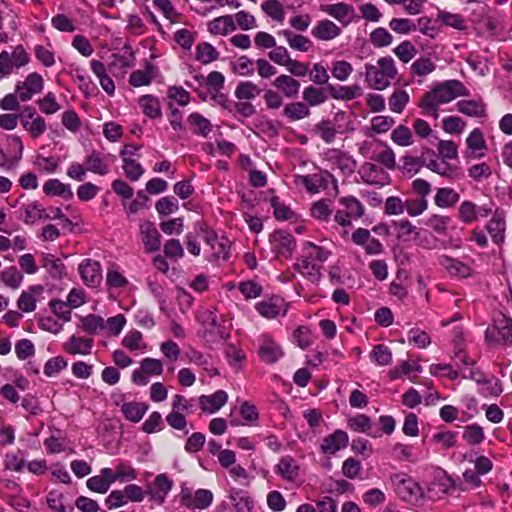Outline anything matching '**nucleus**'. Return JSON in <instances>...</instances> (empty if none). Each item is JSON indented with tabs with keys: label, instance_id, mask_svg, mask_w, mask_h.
<instances>
[{
	"label": "nucleus",
	"instance_id": "f257e3e1",
	"mask_svg": "<svg viewBox=\"0 0 512 512\" xmlns=\"http://www.w3.org/2000/svg\"><path fill=\"white\" fill-rule=\"evenodd\" d=\"M469 90L459 80H446L437 83L431 90L426 92L419 107L425 116L433 117L435 120L439 117V107L450 103L459 96H468Z\"/></svg>",
	"mask_w": 512,
	"mask_h": 512
},
{
	"label": "nucleus",
	"instance_id": "f03ea898",
	"mask_svg": "<svg viewBox=\"0 0 512 512\" xmlns=\"http://www.w3.org/2000/svg\"><path fill=\"white\" fill-rule=\"evenodd\" d=\"M332 255V251L325 245H318L307 241L303 244L302 255L296 263V270L312 283L321 279L324 263Z\"/></svg>",
	"mask_w": 512,
	"mask_h": 512
},
{
	"label": "nucleus",
	"instance_id": "7ed1b4c3",
	"mask_svg": "<svg viewBox=\"0 0 512 512\" xmlns=\"http://www.w3.org/2000/svg\"><path fill=\"white\" fill-rule=\"evenodd\" d=\"M397 68L392 57L386 56L378 59L376 64H365V80L374 90H384L397 75Z\"/></svg>",
	"mask_w": 512,
	"mask_h": 512
},
{
	"label": "nucleus",
	"instance_id": "20e7f679",
	"mask_svg": "<svg viewBox=\"0 0 512 512\" xmlns=\"http://www.w3.org/2000/svg\"><path fill=\"white\" fill-rule=\"evenodd\" d=\"M295 184L304 187L309 194H318L329 190H332L334 194L338 193V182L327 170L314 174L297 175Z\"/></svg>",
	"mask_w": 512,
	"mask_h": 512
},
{
	"label": "nucleus",
	"instance_id": "39448f33",
	"mask_svg": "<svg viewBox=\"0 0 512 512\" xmlns=\"http://www.w3.org/2000/svg\"><path fill=\"white\" fill-rule=\"evenodd\" d=\"M394 491L398 497L407 503L415 504L424 497V490L411 476L396 473L390 477Z\"/></svg>",
	"mask_w": 512,
	"mask_h": 512
},
{
	"label": "nucleus",
	"instance_id": "423d86ee",
	"mask_svg": "<svg viewBox=\"0 0 512 512\" xmlns=\"http://www.w3.org/2000/svg\"><path fill=\"white\" fill-rule=\"evenodd\" d=\"M485 341L490 346H509L512 344V319L501 316L493 320L485 330Z\"/></svg>",
	"mask_w": 512,
	"mask_h": 512
},
{
	"label": "nucleus",
	"instance_id": "0eeeda50",
	"mask_svg": "<svg viewBox=\"0 0 512 512\" xmlns=\"http://www.w3.org/2000/svg\"><path fill=\"white\" fill-rule=\"evenodd\" d=\"M179 501L188 510L200 512L212 504L213 493L208 489H197L193 492L192 489L183 484L179 493Z\"/></svg>",
	"mask_w": 512,
	"mask_h": 512
},
{
	"label": "nucleus",
	"instance_id": "6e6552de",
	"mask_svg": "<svg viewBox=\"0 0 512 512\" xmlns=\"http://www.w3.org/2000/svg\"><path fill=\"white\" fill-rule=\"evenodd\" d=\"M323 157L331 169H338L343 175H351L357 166L356 160L350 154L337 148L327 149Z\"/></svg>",
	"mask_w": 512,
	"mask_h": 512
},
{
	"label": "nucleus",
	"instance_id": "1a4fd4ad",
	"mask_svg": "<svg viewBox=\"0 0 512 512\" xmlns=\"http://www.w3.org/2000/svg\"><path fill=\"white\" fill-rule=\"evenodd\" d=\"M19 117L22 127L31 138L37 139L45 133L47 129L46 121L37 113L35 108L31 106L23 107Z\"/></svg>",
	"mask_w": 512,
	"mask_h": 512
},
{
	"label": "nucleus",
	"instance_id": "9d476101",
	"mask_svg": "<svg viewBox=\"0 0 512 512\" xmlns=\"http://www.w3.org/2000/svg\"><path fill=\"white\" fill-rule=\"evenodd\" d=\"M201 236L204 242L210 246L213 257L216 260H228L229 242L225 238H219L217 233L206 225L200 226Z\"/></svg>",
	"mask_w": 512,
	"mask_h": 512
},
{
	"label": "nucleus",
	"instance_id": "9b49d317",
	"mask_svg": "<svg viewBox=\"0 0 512 512\" xmlns=\"http://www.w3.org/2000/svg\"><path fill=\"white\" fill-rule=\"evenodd\" d=\"M284 355L281 346L269 335L258 337V356L266 364H274Z\"/></svg>",
	"mask_w": 512,
	"mask_h": 512
},
{
	"label": "nucleus",
	"instance_id": "f8f14e48",
	"mask_svg": "<svg viewBox=\"0 0 512 512\" xmlns=\"http://www.w3.org/2000/svg\"><path fill=\"white\" fill-rule=\"evenodd\" d=\"M485 230L495 245L502 246L506 232V212L502 208L494 210L491 219L485 225Z\"/></svg>",
	"mask_w": 512,
	"mask_h": 512
},
{
	"label": "nucleus",
	"instance_id": "ddd939ff",
	"mask_svg": "<svg viewBox=\"0 0 512 512\" xmlns=\"http://www.w3.org/2000/svg\"><path fill=\"white\" fill-rule=\"evenodd\" d=\"M44 81L40 74L30 73L24 81L18 82L15 87V93L18 98L25 102L30 100L35 94L43 90Z\"/></svg>",
	"mask_w": 512,
	"mask_h": 512
},
{
	"label": "nucleus",
	"instance_id": "4468645a",
	"mask_svg": "<svg viewBox=\"0 0 512 512\" xmlns=\"http://www.w3.org/2000/svg\"><path fill=\"white\" fill-rule=\"evenodd\" d=\"M361 180L368 185L383 187L389 183V174L379 165L366 162L358 170Z\"/></svg>",
	"mask_w": 512,
	"mask_h": 512
},
{
	"label": "nucleus",
	"instance_id": "2eb2a0df",
	"mask_svg": "<svg viewBox=\"0 0 512 512\" xmlns=\"http://www.w3.org/2000/svg\"><path fill=\"white\" fill-rule=\"evenodd\" d=\"M320 10L347 27L355 18V9L352 5L339 2L335 4H322Z\"/></svg>",
	"mask_w": 512,
	"mask_h": 512
},
{
	"label": "nucleus",
	"instance_id": "dca6fc26",
	"mask_svg": "<svg viewBox=\"0 0 512 512\" xmlns=\"http://www.w3.org/2000/svg\"><path fill=\"white\" fill-rule=\"evenodd\" d=\"M173 488V480L162 473L155 477L153 483L148 488L147 494L150 499L158 505H162Z\"/></svg>",
	"mask_w": 512,
	"mask_h": 512
},
{
	"label": "nucleus",
	"instance_id": "f3484780",
	"mask_svg": "<svg viewBox=\"0 0 512 512\" xmlns=\"http://www.w3.org/2000/svg\"><path fill=\"white\" fill-rule=\"evenodd\" d=\"M348 443V434L343 430L337 429L322 439L320 451L325 455H335L338 451L347 447Z\"/></svg>",
	"mask_w": 512,
	"mask_h": 512
},
{
	"label": "nucleus",
	"instance_id": "a211bd4d",
	"mask_svg": "<svg viewBox=\"0 0 512 512\" xmlns=\"http://www.w3.org/2000/svg\"><path fill=\"white\" fill-rule=\"evenodd\" d=\"M83 282L89 287H97L102 281L101 265L98 261L84 259L78 267Z\"/></svg>",
	"mask_w": 512,
	"mask_h": 512
},
{
	"label": "nucleus",
	"instance_id": "6ab92c4d",
	"mask_svg": "<svg viewBox=\"0 0 512 512\" xmlns=\"http://www.w3.org/2000/svg\"><path fill=\"white\" fill-rule=\"evenodd\" d=\"M256 311L263 317L268 319L276 318L279 315H286L287 304L284 299L280 297H272L268 300H263L255 305Z\"/></svg>",
	"mask_w": 512,
	"mask_h": 512
},
{
	"label": "nucleus",
	"instance_id": "aec40b11",
	"mask_svg": "<svg viewBox=\"0 0 512 512\" xmlns=\"http://www.w3.org/2000/svg\"><path fill=\"white\" fill-rule=\"evenodd\" d=\"M140 236L147 253L156 252L161 247L160 233L154 223L145 221L140 224Z\"/></svg>",
	"mask_w": 512,
	"mask_h": 512
},
{
	"label": "nucleus",
	"instance_id": "412c9836",
	"mask_svg": "<svg viewBox=\"0 0 512 512\" xmlns=\"http://www.w3.org/2000/svg\"><path fill=\"white\" fill-rule=\"evenodd\" d=\"M7 142V153L9 154V157L5 158L3 161H0V167L6 171H9L14 169L18 162L21 160L24 147L21 138L17 135L10 136Z\"/></svg>",
	"mask_w": 512,
	"mask_h": 512
},
{
	"label": "nucleus",
	"instance_id": "4be33fe9",
	"mask_svg": "<svg viewBox=\"0 0 512 512\" xmlns=\"http://www.w3.org/2000/svg\"><path fill=\"white\" fill-rule=\"evenodd\" d=\"M342 29L329 19L318 21L311 30V35L319 41H331L339 37Z\"/></svg>",
	"mask_w": 512,
	"mask_h": 512
},
{
	"label": "nucleus",
	"instance_id": "5701e85b",
	"mask_svg": "<svg viewBox=\"0 0 512 512\" xmlns=\"http://www.w3.org/2000/svg\"><path fill=\"white\" fill-rule=\"evenodd\" d=\"M94 341L79 335H72L64 344L63 350L70 355L86 356L91 354Z\"/></svg>",
	"mask_w": 512,
	"mask_h": 512
},
{
	"label": "nucleus",
	"instance_id": "b1692460",
	"mask_svg": "<svg viewBox=\"0 0 512 512\" xmlns=\"http://www.w3.org/2000/svg\"><path fill=\"white\" fill-rule=\"evenodd\" d=\"M228 401V394L224 390H217L210 395H201L198 399L202 412L213 414L219 411Z\"/></svg>",
	"mask_w": 512,
	"mask_h": 512
},
{
	"label": "nucleus",
	"instance_id": "393cba45",
	"mask_svg": "<svg viewBox=\"0 0 512 512\" xmlns=\"http://www.w3.org/2000/svg\"><path fill=\"white\" fill-rule=\"evenodd\" d=\"M438 262L452 277L468 278L473 274V269L469 265L450 256L441 255Z\"/></svg>",
	"mask_w": 512,
	"mask_h": 512
},
{
	"label": "nucleus",
	"instance_id": "a878e982",
	"mask_svg": "<svg viewBox=\"0 0 512 512\" xmlns=\"http://www.w3.org/2000/svg\"><path fill=\"white\" fill-rule=\"evenodd\" d=\"M450 488V479L442 469L433 471V481L428 483L427 492L431 499L441 498Z\"/></svg>",
	"mask_w": 512,
	"mask_h": 512
},
{
	"label": "nucleus",
	"instance_id": "bb28decb",
	"mask_svg": "<svg viewBox=\"0 0 512 512\" xmlns=\"http://www.w3.org/2000/svg\"><path fill=\"white\" fill-rule=\"evenodd\" d=\"M84 164L89 172L101 176L107 175L110 171V164L106 156L95 150L85 156Z\"/></svg>",
	"mask_w": 512,
	"mask_h": 512
},
{
	"label": "nucleus",
	"instance_id": "cd10ccee",
	"mask_svg": "<svg viewBox=\"0 0 512 512\" xmlns=\"http://www.w3.org/2000/svg\"><path fill=\"white\" fill-rule=\"evenodd\" d=\"M466 145L468 148V157L481 158L485 155L487 145L481 129L475 128L470 132L466 138Z\"/></svg>",
	"mask_w": 512,
	"mask_h": 512
},
{
	"label": "nucleus",
	"instance_id": "c85d7f7f",
	"mask_svg": "<svg viewBox=\"0 0 512 512\" xmlns=\"http://www.w3.org/2000/svg\"><path fill=\"white\" fill-rule=\"evenodd\" d=\"M299 465L291 456L282 457L275 466V473L287 482H295L299 476Z\"/></svg>",
	"mask_w": 512,
	"mask_h": 512
},
{
	"label": "nucleus",
	"instance_id": "c756f323",
	"mask_svg": "<svg viewBox=\"0 0 512 512\" xmlns=\"http://www.w3.org/2000/svg\"><path fill=\"white\" fill-rule=\"evenodd\" d=\"M272 84L283 96L289 99L297 98L300 90V82L292 76L281 74L275 78Z\"/></svg>",
	"mask_w": 512,
	"mask_h": 512
},
{
	"label": "nucleus",
	"instance_id": "7c9ffc66",
	"mask_svg": "<svg viewBox=\"0 0 512 512\" xmlns=\"http://www.w3.org/2000/svg\"><path fill=\"white\" fill-rule=\"evenodd\" d=\"M43 192L50 197H61L65 200L73 198V191L70 184L63 183L59 179L52 178L43 184Z\"/></svg>",
	"mask_w": 512,
	"mask_h": 512
},
{
	"label": "nucleus",
	"instance_id": "2f4dec72",
	"mask_svg": "<svg viewBox=\"0 0 512 512\" xmlns=\"http://www.w3.org/2000/svg\"><path fill=\"white\" fill-rule=\"evenodd\" d=\"M42 266L54 280H61L67 274L65 264L51 253L42 254Z\"/></svg>",
	"mask_w": 512,
	"mask_h": 512
},
{
	"label": "nucleus",
	"instance_id": "473e14b6",
	"mask_svg": "<svg viewBox=\"0 0 512 512\" xmlns=\"http://www.w3.org/2000/svg\"><path fill=\"white\" fill-rule=\"evenodd\" d=\"M327 90L330 96L335 100L350 101L362 94V88L357 85L342 86V85H331L327 86Z\"/></svg>",
	"mask_w": 512,
	"mask_h": 512
},
{
	"label": "nucleus",
	"instance_id": "72a5a7b5",
	"mask_svg": "<svg viewBox=\"0 0 512 512\" xmlns=\"http://www.w3.org/2000/svg\"><path fill=\"white\" fill-rule=\"evenodd\" d=\"M310 114L308 105L299 101L287 103L282 110V116L290 122L300 121L309 117Z\"/></svg>",
	"mask_w": 512,
	"mask_h": 512
},
{
	"label": "nucleus",
	"instance_id": "f704fd0d",
	"mask_svg": "<svg viewBox=\"0 0 512 512\" xmlns=\"http://www.w3.org/2000/svg\"><path fill=\"white\" fill-rule=\"evenodd\" d=\"M139 107L143 114L151 119H157L162 116L161 103L158 97L146 94L138 99Z\"/></svg>",
	"mask_w": 512,
	"mask_h": 512
},
{
	"label": "nucleus",
	"instance_id": "c9c22d12",
	"mask_svg": "<svg viewBox=\"0 0 512 512\" xmlns=\"http://www.w3.org/2000/svg\"><path fill=\"white\" fill-rule=\"evenodd\" d=\"M279 35H282L285 38L289 47L293 50L308 52L313 48V42L302 34H296L285 29L279 31Z\"/></svg>",
	"mask_w": 512,
	"mask_h": 512
},
{
	"label": "nucleus",
	"instance_id": "e433bc0d",
	"mask_svg": "<svg viewBox=\"0 0 512 512\" xmlns=\"http://www.w3.org/2000/svg\"><path fill=\"white\" fill-rule=\"evenodd\" d=\"M275 250L280 255H290L295 248V240L293 236L283 230L275 231L272 236Z\"/></svg>",
	"mask_w": 512,
	"mask_h": 512
},
{
	"label": "nucleus",
	"instance_id": "4c0bfd02",
	"mask_svg": "<svg viewBox=\"0 0 512 512\" xmlns=\"http://www.w3.org/2000/svg\"><path fill=\"white\" fill-rule=\"evenodd\" d=\"M457 110L469 117H484L486 105L481 99L460 100L456 104Z\"/></svg>",
	"mask_w": 512,
	"mask_h": 512
},
{
	"label": "nucleus",
	"instance_id": "58836bf2",
	"mask_svg": "<svg viewBox=\"0 0 512 512\" xmlns=\"http://www.w3.org/2000/svg\"><path fill=\"white\" fill-rule=\"evenodd\" d=\"M477 392L484 398L498 397L503 392L502 383L496 376L489 374L477 385Z\"/></svg>",
	"mask_w": 512,
	"mask_h": 512
},
{
	"label": "nucleus",
	"instance_id": "ea45409f",
	"mask_svg": "<svg viewBox=\"0 0 512 512\" xmlns=\"http://www.w3.org/2000/svg\"><path fill=\"white\" fill-rule=\"evenodd\" d=\"M157 68L147 63L144 70H135L130 74L129 84L133 87H141L149 85L155 77Z\"/></svg>",
	"mask_w": 512,
	"mask_h": 512
},
{
	"label": "nucleus",
	"instance_id": "a19ab883",
	"mask_svg": "<svg viewBox=\"0 0 512 512\" xmlns=\"http://www.w3.org/2000/svg\"><path fill=\"white\" fill-rule=\"evenodd\" d=\"M236 28L232 15L217 17L208 25L209 32L216 35H227L235 31Z\"/></svg>",
	"mask_w": 512,
	"mask_h": 512
},
{
	"label": "nucleus",
	"instance_id": "79ce46f5",
	"mask_svg": "<svg viewBox=\"0 0 512 512\" xmlns=\"http://www.w3.org/2000/svg\"><path fill=\"white\" fill-rule=\"evenodd\" d=\"M239 413L243 419V422L239 423L236 420H231L230 424L232 426H253L257 424L259 419V412L254 404L250 403L249 401H243L240 405Z\"/></svg>",
	"mask_w": 512,
	"mask_h": 512
},
{
	"label": "nucleus",
	"instance_id": "37998d69",
	"mask_svg": "<svg viewBox=\"0 0 512 512\" xmlns=\"http://www.w3.org/2000/svg\"><path fill=\"white\" fill-rule=\"evenodd\" d=\"M436 21L442 25L454 28L456 30L466 29V21L459 13H451L446 10H438L436 14Z\"/></svg>",
	"mask_w": 512,
	"mask_h": 512
},
{
	"label": "nucleus",
	"instance_id": "c03bdc74",
	"mask_svg": "<svg viewBox=\"0 0 512 512\" xmlns=\"http://www.w3.org/2000/svg\"><path fill=\"white\" fill-rule=\"evenodd\" d=\"M230 499L237 512H251L253 509V501L248 492L241 489H232Z\"/></svg>",
	"mask_w": 512,
	"mask_h": 512
},
{
	"label": "nucleus",
	"instance_id": "a18cd8bd",
	"mask_svg": "<svg viewBox=\"0 0 512 512\" xmlns=\"http://www.w3.org/2000/svg\"><path fill=\"white\" fill-rule=\"evenodd\" d=\"M47 504L53 512H73L74 506L65 501V496L58 490H52L47 495Z\"/></svg>",
	"mask_w": 512,
	"mask_h": 512
},
{
	"label": "nucleus",
	"instance_id": "49530a36",
	"mask_svg": "<svg viewBox=\"0 0 512 512\" xmlns=\"http://www.w3.org/2000/svg\"><path fill=\"white\" fill-rule=\"evenodd\" d=\"M302 98L304 100V103L307 104L308 107L319 106L325 103L328 99L324 89L317 88L312 85L304 88L302 92Z\"/></svg>",
	"mask_w": 512,
	"mask_h": 512
},
{
	"label": "nucleus",
	"instance_id": "de8ad7c7",
	"mask_svg": "<svg viewBox=\"0 0 512 512\" xmlns=\"http://www.w3.org/2000/svg\"><path fill=\"white\" fill-rule=\"evenodd\" d=\"M148 406L139 402H127L121 407L124 417L133 423L139 422L146 413Z\"/></svg>",
	"mask_w": 512,
	"mask_h": 512
},
{
	"label": "nucleus",
	"instance_id": "09e8293b",
	"mask_svg": "<svg viewBox=\"0 0 512 512\" xmlns=\"http://www.w3.org/2000/svg\"><path fill=\"white\" fill-rule=\"evenodd\" d=\"M196 60L203 65L210 64L219 58V52L208 42H200L196 46Z\"/></svg>",
	"mask_w": 512,
	"mask_h": 512
},
{
	"label": "nucleus",
	"instance_id": "8fccbe9b",
	"mask_svg": "<svg viewBox=\"0 0 512 512\" xmlns=\"http://www.w3.org/2000/svg\"><path fill=\"white\" fill-rule=\"evenodd\" d=\"M261 9L273 21L283 23L285 20V9L279 0H265L261 4Z\"/></svg>",
	"mask_w": 512,
	"mask_h": 512
},
{
	"label": "nucleus",
	"instance_id": "3c124183",
	"mask_svg": "<svg viewBox=\"0 0 512 512\" xmlns=\"http://www.w3.org/2000/svg\"><path fill=\"white\" fill-rule=\"evenodd\" d=\"M261 93V89L252 81L240 82L234 91L238 100L250 101L255 99Z\"/></svg>",
	"mask_w": 512,
	"mask_h": 512
},
{
	"label": "nucleus",
	"instance_id": "603ef678",
	"mask_svg": "<svg viewBox=\"0 0 512 512\" xmlns=\"http://www.w3.org/2000/svg\"><path fill=\"white\" fill-rule=\"evenodd\" d=\"M459 194L452 188H439L436 192L434 201L440 208H449L459 201Z\"/></svg>",
	"mask_w": 512,
	"mask_h": 512
},
{
	"label": "nucleus",
	"instance_id": "864d4df0",
	"mask_svg": "<svg viewBox=\"0 0 512 512\" xmlns=\"http://www.w3.org/2000/svg\"><path fill=\"white\" fill-rule=\"evenodd\" d=\"M3 465L6 470L22 472L26 465L24 452L20 449H17L14 452L6 453L4 456Z\"/></svg>",
	"mask_w": 512,
	"mask_h": 512
},
{
	"label": "nucleus",
	"instance_id": "5fc2aeb1",
	"mask_svg": "<svg viewBox=\"0 0 512 512\" xmlns=\"http://www.w3.org/2000/svg\"><path fill=\"white\" fill-rule=\"evenodd\" d=\"M188 123L193 133L206 137L212 129L210 121L201 114L194 112L188 116Z\"/></svg>",
	"mask_w": 512,
	"mask_h": 512
},
{
	"label": "nucleus",
	"instance_id": "6e6d98bb",
	"mask_svg": "<svg viewBox=\"0 0 512 512\" xmlns=\"http://www.w3.org/2000/svg\"><path fill=\"white\" fill-rule=\"evenodd\" d=\"M339 204L347 210V213L354 220L361 218L364 215L365 208L363 204L354 196H344L339 199Z\"/></svg>",
	"mask_w": 512,
	"mask_h": 512
},
{
	"label": "nucleus",
	"instance_id": "4d7b16f0",
	"mask_svg": "<svg viewBox=\"0 0 512 512\" xmlns=\"http://www.w3.org/2000/svg\"><path fill=\"white\" fill-rule=\"evenodd\" d=\"M22 210L24 212L23 220L26 224H34L45 216V209L38 201L24 204Z\"/></svg>",
	"mask_w": 512,
	"mask_h": 512
},
{
	"label": "nucleus",
	"instance_id": "13d9d810",
	"mask_svg": "<svg viewBox=\"0 0 512 512\" xmlns=\"http://www.w3.org/2000/svg\"><path fill=\"white\" fill-rule=\"evenodd\" d=\"M314 132L327 144L333 143L338 133L335 125L330 120H321L314 126Z\"/></svg>",
	"mask_w": 512,
	"mask_h": 512
},
{
	"label": "nucleus",
	"instance_id": "bf43d9fd",
	"mask_svg": "<svg viewBox=\"0 0 512 512\" xmlns=\"http://www.w3.org/2000/svg\"><path fill=\"white\" fill-rule=\"evenodd\" d=\"M254 64L255 62L247 56H240L231 62V70L236 75L249 77L255 72Z\"/></svg>",
	"mask_w": 512,
	"mask_h": 512
},
{
	"label": "nucleus",
	"instance_id": "052dcab7",
	"mask_svg": "<svg viewBox=\"0 0 512 512\" xmlns=\"http://www.w3.org/2000/svg\"><path fill=\"white\" fill-rule=\"evenodd\" d=\"M122 345L131 352L144 351L146 349L143 335L138 330H132L126 333L122 339Z\"/></svg>",
	"mask_w": 512,
	"mask_h": 512
},
{
	"label": "nucleus",
	"instance_id": "680f3d73",
	"mask_svg": "<svg viewBox=\"0 0 512 512\" xmlns=\"http://www.w3.org/2000/svg\"><path fill=\"white\" fill-rule=\"evenodd\" d=\"M425 166L434 173L450 177L455 172V167L441 157L429 159Z\"/></svg>",
	"mask_w": 512,
	"mask_h": 512
},
{
	"label": "nucleus",
	"instance_id": "e2e57ef3",
	"mask_svg": "<svg viewBox=\"0 0 512 512\" xmlns=\"http://www.w3.org/2000/svg\"><path fill=\"white\" fill-rule=\"evenodd\" d=\"M466 62L479 76H486L490 71V61L487 57L471 53Z\"/></svg>",
	"mask_w": 512,
	"mask_h": 512
},
{
	"label": "nucleus",
	"instance_id": "0e129e2a",
	"mask_svg": "<svg viewBox=\"0 0 512 512\" xmlns=\"http://www.w3.org/2000/svg\"><path fill=\"white\" fill-rule=\"evenodd\" d=\"M81 324L84 331L89 334H98L105 329V320L95 314H89L81 318Z\"/></svg>",
	"mask_w": 512,
	"mask_h": 512
},
{
	"label": "nucleus",
	"instance_id": "69168bd1",
	"mask_svg": "<svg viewBox=\"0 0 512 512\" xmlns=\"http://www.w3.org/2000/svg\"><path fill=\"white\" fill-rule=\"evenodd\" d=\"M371 360L378 366H387L392 362V352L384 344H377L370 353Z\"/></svg>",
	"mask_w": 512,
	"mask_h": 512
},
{
	"label": "nucleus",
	"instance_id": "338daca9",
	"mask_svg": "<svg viewBox=\"0 0 512 512\" xmlns=\"http://www.w3.org/2000/svg\"><path fill=\"white\" fill-rule=\"evenodd\" d=\"M436 69L435 63L428 57H420L411 65V72L414 76L425 77Z\"/></svg>",
	"mask_w": 512,
	"mask_h": 512
},
{
	"label": "nucleus",
	"instance_id": "774afa93",
	"mask_svg": "<svg viewBox=\"0 0 512 512\" xmlns=\"http://www.w3.org/2000/svg\"><path fill=\"white\" fill-rule=\"evenodd\" d=\"M0 278L6 286L12 289L19 288L23 282V275L15 266H10L4 269L0 273Z\"/></svg>",
	"mask_w": 512,
	"mask_h": 512
}]
</instances>
